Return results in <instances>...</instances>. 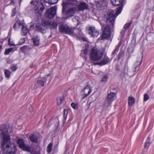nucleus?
<instances>
[{"label":"nucleus","instance_id":"obj_1","mask_svg":"<svg viewBox=\"0 0 154 154\" xmlns=\"http://www.w3.org/2000/svg\"><path fill=\"white\" fill-rule=\"evenodd\" d=\"M4 128V126H2ZM0 127V131H2L0 134L1 146L3 150L2 154H15L17 151V147L12 145L10 135L8 134V131L6 128L2 129Z\"/></svg>","mask_w":154,"mask_h":154},{"label":"nucleus","instance_id":"obj_2","mask_svg":"<svg viewBox=\"0 0 154 154\" xmlns=\"http://www.w3.org/2000/svg\"><path fill=\"white\" fill-rule=\"evenodd\" d=\"M122 9V7L121 6L119 7L116 12L117 14H116L114 13V12L113 11L108 12L107 13L106 17L107 18L106 22L107 23H109V25H112V27L114 26L115 20L116 17L121 13Z\"/></svg>","mask_w":154,"mask_h":154},{"label":"nucleus","instance_id":"obj_3","mask_svg":"<svg viewBox=\"0 0 154 154\" xmlns=\"http://www.w3.org/2000/svg\"><path fill=\"white\" fill-rule=\"evenodd\" d=\"M103 54V52L102 50L93 47L90 54V59L93 61L99 60L102 58Z\"/></svg>","mask_w":154,"mask_h":154},{"label":"nucleus","instance_id":"obj_4","mask_svg":"<svg viewBox=\"0 0 154 154\" xmlns=\"http://www.w3.org/2000/svg\"><path fill=\"white\" fill-rule=\"evenodd\" d=\"M30 4L35 5L34 8V12L37 17H40L45 9L43 4L40 2H35L33 1H32L30 2Z\"/></svg>","mask_w":154,"mask_h":154},{"label":"nucleus","instance_id":"obj_5","mask_svg":"<svg viewBox=\"0 0 154 154\" xmlns=\"http://www.w3.org/2000/svg\"><path fill=\"white\" fill-rule=\"evenodd\" d=\"M111 35L110 28L109 26H106L103 31L100 39L109 38L110 37Z\"/></svg>","mask_w":154,"mask_h":154},{"label":"nucleus","instance_id":"obj_6","mask_svg":"<svg viewBox=\"0 0 154 154\" xmlns=\"http://www.w3.org/2000/svg\"><path fill=\"white\" fill-rule=\"evenodd\" d=\"M115 95L114 93H111L108 94L104 103V105L106 106H108L110 105L112 102L114 100Z\"/></svg>","mask_w":154,"mask_h":154},{"label":"nucleus","instance_id":"obj_7","mask_svg":"<svg viewBox=\"0 0 154 154\" xmlns=\"http://www.w3.org/2000/svg\"><path fill=\"white\" fill-rule=\"evenodd\" d=\"M56 8L53 7L48 9L46 13V17L50 19L52 18L56 14Z\"/></svg>","mask_w":154,"mask_h":154},{"label":"nucleus","instance_id":"obj_8","mask_svg":"<svg viewBox=\"0 0 154 154\" xmlns=\"http://www.w3.org/2000/svg\"><path fill=\"white\" fill-rule=\"evenodd\" d=\"M77 10V8L75 7H73L69 8L68 10L66 13L65 18L67 19L69 17H71L73 16L74 14L76 12Z\"/></svg>","mask_w":154,"mask_h":154},{"label":"nucleus","instance_id":"obj_9","mask_svg":"<svg viewBox=\"0 0 154 154\" xmlns=\"http://www.w3.org/2000/svg\"><path fill=\"white\" fill-rule=\"evenodd\" d=\"M89 45H86L85 46L84 49L81 51L80 54V56L86 61L87 60V57L86 55L88 53Z\"/></svg>","mask_w":154,"mask_h":154},{"label":"nucleus","instance_id":"obj_10","mask_svg":"<svg viewBox=\"0 0 154 154\" xmlns=\"http://www.w3.org/2000/svg\"><path fill=\"white\" fill-rule=\"evenodd\" d=\"M92 90L90 87L87 85L86 87L82 90V92L84 94L83 95V97H82V99H84L86 98L88 95L90 94Z\"/></svg>","mask_w":154,"mask_h":154},{"label":"nucleus","instance_id":"obj_11","mask_svg":"<svg viewBox=\"0 0 154 154\" xmlns=\"http://www.w3.org/2000/svg\"><path fill=\"white\" fill-rule=\"evenodd\" d=\"M42 25L44 26H49L51 29H52L57 27V24L55 22H51L48 21H45L42 23Z\"/></svg>","mask_w":154,"mask_h":154},{"label":"nucleus","instance_id":"obj_12","mask_svg":"<svg viewBox=\"0 0 154 154\" xmlns=\"http://www.w3.org/2000/svg\"><path fill=\"white\" fill-rule=\"evenodd\" d=\"M89 33L93 37H96L99 34L98 32L94 27L90 26L89 29Z\"/></svg>","mask_w":154,"mask_h":154},{"label":"nucleus","instance_id":"obj_13","mask_svg":"<svg viewBox=\"0 0 154 154\" xmlns=\"http://www.w3.org/2000/svg\"><path fill=\"white\" fill-rule=\"evenodd\" d=\"M110 62V60L109 58L106 56H104L102 60L99 62L94 63L95 65H98L100 66H102L108 64Z\"/></svg>","mask_w":154,"mask_h":154},{"label":"nucleus","instance_id":"obj_14","mask_svg":"<svg viewBox=\"0 0 154 154\" xmlns=\"http://www.w3.org/2000/svg\"><path fill=\"white\" fill-rule=\"evenodd\" d=\"M142 57H137V62L134 65L135 69L136 71L138 70L140 68V66L142 63Z\"/></svg>","mask_w":154,"mask_h":154},{"label":"nucleus","instance_id":"obj_15","mask_svg":"<svg viewBox=\"0 0 154 154\" xmlns=\"http://www.w3.org/2000/svg\"><path fill=\"white\" fill-rule=\"evenodd\" d=\"M88 8V6L84 2H80L78 6V8L79 11L86 9Z\"/></svg>","mask_w":154,"mask_h":154},{"label":"nucleus","instance_id":"obj_16","mask_svg":"<svg viewBox=\"0 0 154 154\" xmlns=\"http://www.w3.org/2000/svg\"><path fill=\"white\" fill-rule=\"evenodd\" d=\"M67 26L66 24H63L61 25L59 28L60 32L62 33H65L66 34V31L68 28H67Z\"/></svg>","mask_w":154,"mask_h":154},{"label":"nucleus","instance_id":"obj_17","mask_svg":"<svg viewBox=\"0 0 154 154\" xmlns=\"http://www.w3.org/2000/svg\"><path fill=\"white\" fill-rule=\"evenodd\" d=\"M29 138L30 140L32 142L35 143H38V137L36 135L31 134L29 135Z\"/></svg>","mask_w":154,"mask_h":154},{"label":"nucleus","instance_id":"obj_18","mask_svg":"<svg viewBox=\"0 0 154 154\" xmlns=\"http://www.w3.org/2000/svg\"><path fill=\"white\" fill-rule=\"evenodd\" d=\"M17 143L20 148L22 149L26 145L24 141L22 139H18L17 140Z\"/></svg>","mask_w":154,"mask_h":154},{"label":"nucleus","instance_id":"obj_19","mask_svg":"<svg viewBox=\"0 0 154 154\" xmlns=\"http://www.w3.org/2000/svg\"><path fill=\"white\" fill-rule=\"evenodd\" d=\"M23 23H21L20 22H16L14 25V30H16L17 29L21 28L23 26Z\"/></svg>","mask_w":154,"mask_h":154},{"label":"nucleus","instance_id":"obj_20","mask_svg":"<svg viewBox=\"0 0 154 154\" xmlns=\"http://www.w3.org/2000/svg\"><path fill=\"white\" fill-rule=\"evenodd\" d=\"M28 31L29 30L27 28L23 25L22 28L21 34L23 36H25L27 34Z\"/></svg>","mask_w":154,"mask_h":154},{"label":"nucleus","instance_id":"obj_21","mask_svg":"<svg viewBox=\"0 0 154 154\" xmlns=\"http://www.w3.org/2000/svg\"><path fill=\"white\" fill-rule=\"evenodd\" d=\"M135 100L133 97H129L128 100V105L131 106L135 103Z\"/></svg>","mask_w":154,"mask_h":154},{"label":"nucleus","instance_id":"obj_22","mask_svg":"<svg viewBox=\"0 0 154 154\" xmlns=\"http://www.w3.org/2000/svg\"><path fill=\"white\" fill-rule=\"evenodd\" d=\"M111 2L113 5H119L122 3L124 0H111Z\"/></svg>","mask_w":154,"mask_h":154},{"label":"nucleus","instance_id":"obj_23","mask_svg":"<svg viewBox=\"0 0 154 154\" xmlns=\"http://www.w3.org/2000/svg\"><path fill=\"white\" fill-rule=\"evenodd\" d=\"M36 28L38 31L43 33H45L46 32V31L42 28L41 26L39 24H37L36 25Z\"/></svg>","mask_w":154,"mask_h":154},{"label":"nucleus","instance_id":"obj_24","mask_svg":"<svg viewBox=\"0 0 154 154\" xmlns=\"http://www.w3.org/2000/svg\"><path fill=\"white\" fill-rule=\"evenodd\" d=\"M67 30L66 31V34H68L69 35H72L74 33L75 28H71L67 26Z\"/></svg>","mask_w":154,"mask_h":154},{"label":"nucleus","instance_id":"obj_25","mask_svg":"<svg viewBox=\"0 0 154 154\" xmlns=\"http://www.w3.org/2000/svg\"><path fill=\"white\" fill-rule=\"evenodd\" d=\"M34 45L35 46H38L39 44V39L38 37H36L35 38H32Z\"/></svg>","mask_w":154,"mask_h":154},{"label":"nucleus","instance_id":"obj_26","mask_svg":"<svg viewBox=\"0 0 154 154\" xmlns=\"http://www.w3.org/2000/svg\"><path fill=\"white\" fill-rule=\"evenodd\" d=\"M150 138L148 137L146 141V143L144 144V147L146 148H148L150 145L151 143H150Z\"/></svg>","mask_w":154,"mask_h":154},{"label":"nucleus","instance_id":"obj_27","mask_svg":"<svg viewBox=\"0 0 154 154\" xmlns=\"http://www.w3.org/2000/svg\"><path fill=\"white\" fill-rule=\"evenodd\" d=\"M45 83L46 82H44L42 79L38 80L37 82V84L38 85L41 87H43Z\"/></svg>","mask_w":154,"mask_h":154},{"label":"nucleus","instance_id":"obj_28","mask_svg":"<svg viewBox=\"0 0 154 154\" xmlns=\"http://www.w3.org/2000/svg\"><path fill=\"white\" fill-rule=\"evenodd\" d=\"M53 145V143H50L47 148V151L48 153L51 152L52 150V148Z\"/></svg>","mask_w":154,"mask_h":154},{"label":"nucleus","instance_id":"obj_29","mask_svg":"<svg viewBox=\"0 0 154 154\" xmlns=\"http://www.w3.org/2000/svg\"><path fill=\"white\" fill-rule=\"evenodd\" d=\"M68 113V111L67 110H65L64 112L63 115V123H65L66 122V119L67 117V115Z\"/></svg>","mask_w":154,"mask_h":154},{"label":"nucleus","instance_id":"obj_30","mask_svg":"<svg viewBox=\"0 0 154 154\" xmlns=\"http://www.w3.org/2000/svg\"><path fill=\"white\" fill-rule=\"evenodd\" d=\"M4 71L5 77L7 78H9L11 74L10 71L8 69H5Z\"/></svg>","mask_w":154,"mask_h":154},{"label":"nucleus","instance_id":"obj_31","mask_svg":"<svg viewBox=\"0 0 154 154\" xmlns=\"http://www.w3.org/2000/svg\"><path fill=\"white\" fill-rule=\"evenodd\" d=\"M63 100V97H61L57 98V104L58 105H60L62 103Z\"/></svg>","mask_w":154,"mask_h":154},{"label":"nucleus","instance_id":"obj_32","mask_svg":"<svg viewBox=\"0 0 154 154\" xmlns=\"http://www.w3.org/2000/svg\"><path fill=\"white\" fill-rule=\"evenodd\" d=\"M120 46V45H119L117 46L115 48V50L113 51L112 52V54L114 55V56H115V54H116V53L118 52V49L119 47Z\"/></svg>","mask_w":154,"mask_h":154},{"label":"nucleus","instance_id":"obj_33","mask_svg":"<svg viewBox=\"0 0 154 154\" xmlns=\"http://www.w3.org/2000/svg\"><path fill=\"white\" fill-rule=\"evenodd\" d=\"M22 149L27 152H30V147L29 146H26L25 145Z\"/></svg>","mask_w":154,"mask_h":154},{"label":"nucleus","instance_id":"obj_34","mask_svg":"<svg viewBox=\"0 0 154 154\" xmlns=\"http://www.w3.org/2000/svg\"><path fill=\"white\" fill-rule=\"evenodd\" d=\"M13 50V49L12 48H10L8 49H6L5 51V55L9 54V53L12 51Z\"/></svg>","mask_w":154,"mask_h":154},{"label":"nucleus","instance_id":"obj_35","mask_svg":"<svg viewBox=\"0 0 154 154\" xmlns=\"http://www.w3.org/2000/svg\"><path fill=\"white\" fill-rule=\"evenodd\" d=\"M72 107L75 109H77L78 108V104L74 103H72L71 104Z\"/></svg>","mask_w":154,"mask_h":154},{"label":"nucleus","instance_id":"obj_36","mask_svg":"<svg viewBox=\"0 0 154 154\" xmlns=\"http://www.w3.org/2000/svg\"><path fill=\"white\" fill-rule=\"evenodd\" d=\"M58 0H48V3L51 4H54L56 3Z\"/></svg>","mask_w":154,"mask_h":154},{"label":"nucleus","instance_id":"obj_37","mask_svg":"<svg viewBox=\"0 0 154 154\" xmlns=\"http://www.w3.org/2000/svg\"><path fill=\"white\" fill-rule=\"evenodd\" d=\"M149 98V96L148 95V94H145L144 95V101H147Z\"/></svg>","mask_w":154,"mask_h":154},{"label":"nucleus","instance_id":"obj_38","mask_svg":"<svg viewBox=\"0 0 154 154\" xmlns=\"http://www.w3.org/2000/svg\"><path fill=\"white\" fill-rule=\"evenodd\" d=\"M131 22L129 23H126L124 26V28L125 29H128L130 27L131 25Z\"/></svg>","mask_w":154,"mask_h":154},{"label":"nucleus","instance_id":"obj_39","mask_svg":"<svg viewBox=\"0 0 154 154\" xmlns=\"http://www.w3.org/2000/svg\"><path fill=\"white\" fill-rule=\"evenodd\" d=\"M108 79V76L106 75H105L102 78L101 81L102 82H105Z\"/></svg>","mask_w":154,"mask_h":154},{"label":"nucleus","instance_id":"obj_40","mask_svg":"<svg viewBox=\"0 0 154 154\" xmlns=\"http://www.w3.org/2000/svg\"><path fill=\"white\" fill-rule=\"evenodd\" d=\"M63 8L62 10V12L63 13H64L65 12V8L66 6L65 3H64L63 2L62 3Z\"/></svg>","mask_w":154,"mask_h":154},{"label":"nucleus","instance_id":"obj_41","mask_svg":"<svg viewBox=\"0 0 154 154\" xmlns=\"http://www.w3.org/2000/svg\"><path fill=\"white\" fill-rule=\"evenodd\" d=\"M27 48L28 46H24L22 47H20V49L21 51H24Z\"/></svg>","mask_w":154,"mask_h":154},{"label":"nucleus","instance_id":"obj_42","mask_svg":"<svg viewBox=\"0 0 154 154\" xmlns=\"http://www.w3.org/2000/svg\"><path fill=\"white\" fill-rule=\"evenodd\" d=\"M55 122H56V123L55 124V125H57V127L58 126H59V121L58 120V119H57V118H55L54 119V120Z\"/></svg>","mask_w":154,"mask_h":154},{"label":"nucleus","instance_id":"obj_43","mask_svg":"<svg viewBox=\"0 0 154 154\" xmlns=\"http://www.w3.org/2000/svg\"><path fill=\"white\" fill-rule=\"evenodd\" d=\"M12 16H14L15 14L16 13V8H13L12 9Z\"/></svg>","mask_w":154,"mask_h":154},{"label":"nucleus","instance_id":"obj_44","mask_svg":"<svg viewBox=\"0 0 154 154\" xmlns=\"http://www.w3.org/2000/svg\"><path fill=\"white\" fill-rule=\"evenodd\" d=\"M17 69V68L16 66H12L11 68V69L13 71H15Z\"/></svg>","mask_w":154,"mask_h":154},{"label":"nucleus","instance_id":"obj_45","mask_svg":"<svg viewBox=\"0 0 154 154\" xmlns=\"http://www.w3.org/2000/svg\"><path fill=\"white\" fill-rule=\"evenodd\" d=\"M125 67L126 69V70L124 71V72L126 73V72H127V71L128 69V66L127 65H125Z\"/></svg>","mask_w":154,"mask_h":154},{"label":"nucleus","instance_id":"obj_46","mask_svg":"<svg viewBox=\"0 0 154 154\" xmlns=\"http://www.w3.org/2000/svg\"><path fill=\"white\" fill-rule=\"evenodd\" d=\"M82 39L84 41H85V42L87 41V39L86 38H82Z\"/></svg>","mask_w":154,"mask_h":154},{"label":"nucleus","instance_id":"obj_47","mask_svg":"<svg viewBox=\"0 0 154 154\" xmlns=\"http://www.w3.org/2000/svg\"><path fill=\"white\" fill-rule=\"evenodd\" d=\"M118 60H119L120 58V57H121V55H120V53H119L118 55Z\"/></svg>","mask_w":154,"mask_h":154},{"label":"nucleus","instance_id":"obj_48","mask_svg":"<svg viewBox=\"0 0 154 154\" xmlns=\"http://www.w3.org/2000/svg\"><path fill=\"white\" fill-rule=\"evenodd\" d=\"M9 42H10V39H9L8 40V42L9 44L10 45H15L14 44H10V43H9Z\"/></svg>","mask_w":154,"mask_h":154},{"label":"nucleus","instance_id":"obj_49","mask_svg":"<svg viewBox=\"0 0 154 154\" xmlns=\"http://www.w3.org/2000/svg\"><path fill=\"white\" fill-rule=\"evenodd\" d=\"M2 45H0V52L1 51L2 49Z\"/></svg>","mask_w":154,"mask_h":154},{"label":"nucleus","instance_id":"obj_50","mask_svg":"<svg viewBox=\"0 0 154 154\" xmlns=\"http://www.w3.org/2000/svg\"><path fill=\"white\" fill-rule=\"evenodd\" d=\"M21 40L22 41V43H24L25 42H24V39L22 38L21 39Z\"/></svg>","mask_w":154,"mask_h":154},{"label":"nucleus","instance_id":"obj_51","mask_svg":"<svg viewBox=\"0 0 154 154\" xmlns=\"http://www.w3.org/2000/svg\"><path fill=\"white\" fill-rule=\"evenodd\" d=\"M19 5L20 6L21 2H22V0H19Z\"/></svg>","mask_w":154,"mask_h":154},{"label":"nucleus","instance_id":"obj_52","mask_svg":"<svg viewBox=\"0 0 154 154\" xmlns=\"http://www.w3.org/2000/svg\"><path fill=\"white\" fill-rule=\"evenodd\" d=\"M13 0H11V2L12 3H14V2H13Z\"/></svg>","mask_w":154,"mask_h":154},{"label":"nucleus","instance_id":"obj_53","mask_svg":"<svg viewBox=\"0 0 154 154\" xmlns=\"http://www.w3.org/2000/svg\"><path fill=\"white\" fill-rule=\"evenodd\" d=\"M21 44H22V43H20V42H19V45H21Z\"/></svg>","mask_w":154,"mask_h":154},{"label":"nucleus","instance_id":"obj_54","mask_svg":"<svg viewBox=\"0 0 154 154\" xmlns=\"http://www.w3.org/2000/svg\"><path fill=\"white\" fill-rule=\"evenodd\" d=\"M91 102H90V103H89V105H91Z\"/></svg>","mask_w":154,"mask_h":154},{"label":"nucleus","instance_id":"obj_55","mask_svg":"<svg viewBox=\"0 0 154 154\" xmlns=\"http://www.w3.org/2000/svg\"><path fill=\"white\" fill-rule=\"evenodd\" d=\"M76 18H77V19H78V17H75Z\"/></svg>","mask_w":154,"mask_h":154}]
</instances>
